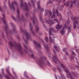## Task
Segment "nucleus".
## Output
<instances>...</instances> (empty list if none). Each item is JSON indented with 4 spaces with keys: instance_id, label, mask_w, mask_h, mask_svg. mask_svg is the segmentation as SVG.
I'll use <instances>...</instances> for the list:
<instances>
[{
    "instance_id": "4be33fe9",
    "label": "nucleus",
    "mask_w": 79,
    "mask_h": 79,
    "mask_svg": "<svg viewBox=\"0 0 79 79\" xmlns=\"http://www.w3.org/2000/svg\"><path fill=\"white\" fill-rule=\"evenodd\" d=\"M25 9L26 10V11H28V10H29V8H28L27 6L26 5V3H25Z\"/></svg>"
},
{
    "instance_id": "b1692460",
    "label": "nucleus",
    "mask_w": 79,
    "mask_h": 79,
    "mask_svg": "<svg viewBox=\"0 0 79 79\" xmlns=\"http://www.w3.org/2000/svg\"><path fill=\"white\" fill-rule=\"evenodd\" d=\"M49 16H48V20H46V24H50V21H49V20H50V18H49Z\"/></svg>"
},
{
    "instance_id": "f704fd0d",
    "label": "nucleus",
    "mask_w": 79,
    "mask_h": 79,
    "mask_svg": "<svg viewBox=\"0 0 79 79\" xmlns=\"http://www.w3.org/2000/svg\"><path fill=\"white\" fill-rule=\"evenodd\" d=\"M67 23L68 25H69V19H68L67 20Z\"/></svg>"
},
{
    "instance_id": "4d7b16f0",
    "label": "nucleus",
    "mask_w": 79,
    "mask_h": 79,
    "mask_svg": "<svg viewBox=\"0 0 79 79\" xmlns=\"http://www.w3.org/2000/svg\"><path fill=\"white\" fill-rule=\"evenodd\" d=\"M57 1L59 3H61V0H57Z\"/></svg>"
},
{
    "instance_id": "aec40b11",
    "label": "nucleus",
    "mask_w": 79,
    "mask_h": 79,
    "mask_svg": "<svg viewBox=\"0 0 79 79\" xmlns=\"http://www.w3.org/2000/svg\"><path fill=\"white\" fill-rule=\"evenodd\" d=\"M69 4H70L69 2H67L65 4H64L63 6H64L66 5V6H68L69 5Z\"/></svg>"
},
{
    "instance_id": "a18cd8bd",
    "label": "nucleus",
    "mask_w": 79,
    "mask_h": 79,
    "mask_svg": "<svg viewBox=\"0 0 79 79\" xmlns=\"http://www.w3.org/2000/svg\"><path fill=\"white\" fill-rule=\"evenodd\" d=\"M1 36L3 38H4V37H5V36L3 34V32L2 33V35H1Z\"/></svg>"
},
{
    "instance_id": "412c9836",
    "label": "nucleus",
    "mask_w": 79,
    "mask_h": 79,
    "mask_svg": "<svg viewBox=\"0 0 79 79\" xmlns=\"http://www.w3.org/2000/svg\"><path fill=\"white\" fill-rule=\"evenodd\" d=\"M46 13L45 14V16H46L47 15H50V12L49 11V10H46Z\"/></svg>"
},
{
    "instance_id": "864d4df0",
    "label": "nucleus",
    "mask_w": 79,
    "mask_h": 79,
    "mask_svg": "<svg viewBox=\"0 0 79 79\" xmlns=\"http://www.w3.org/2000/svg\"><path fill=\"white\" fill-rule=\"evenodd\" d=\"M53 69L55 71H56V68L55 67H53Z\"/></svg>"
},
{
    "instance_id": "4468645a",
    "label": "nucleus",
    "mask_w": 79,
    "mask_h": 79,
    "mask_svg": "<svg viewBox=\"0 0 79 79\" xmlns=\"http://www.w3.org/2000/svg\"><path fill=\"white\" fill-rule=\"evenodd\" d=\"M39 27L37 25V24L36 25V24L35 25V30L36 32H38L39 31Z\"/></svg>"
},
{
    "instance_id": "37998d69",
    "label": "nucleus",
    "mask_w": 79,
    "mask_h": 79,
    "mask_svg": "<svg viewBox=\"0 0 79 79\" xmlns=\"http://www.w3.org/2000/svg\"><path fill=\"white\" fill-rule=\"evenodd\" d=\"M76 25L75 23L74 24V26H73V28L74 29H76Z\"/></svg>"
},
{
    "instance_id": "f3484780",
    "label": "nucleus",
    "mask_w": 79,
    "mask_h": 79,
    "mask_svg": "<svg viewBox=\"0 0 79 79\" xmlns=\"http://www.w3.org/2000/svg\"><path fill=\"white\" fill-rule=\"evenodd\" d=\"M44 45V47H45V48H46L47 52H48V50H49V48H48V45H47V44H43Z\"/></svg>"
},
{
    "instance_id": "2eb2a0df",
    "label": "nucleus",
    "mask_w": 79,
    "mask_h": 79,
    "mask_svg": "<svg viewBox=\"0 0 79 79\" xmlns=\"http://www.w3.org/2000/svg\"><path fill=\"white\" fill-rule=\"evenodd\" d=\"M71 19L72 21H74L75 22H76V21H77V17H72Z\"/></svg>"
},
{
    "instance_id": "bb28decb",
    "label": "nucleus",
    "mask_w": 79,
    "mask_h": 79,
    "mask_svg": "<svg viewBox=\"0 0 79 79\" xmlns=\"http://www.w3.org/2000/svg\"><path fill=\"white\" fill-rule=\"evenodd\" d=\"M60 76L62 79H66V78H65L63 74H61Z\"/></svg>"
},
{
    "instance_id": "1a4fd4ad",
    "label": "nucleus",
    "mask_w": 79,
    "mask_h": 79,
    "mask_svg": "<svg viewBox=\"0 0 79 79\" xmlns=\"http://www.w3.org/2000/svg\"><path fill=\"white\" fill-rule=\"evenodd\" d=\"M72 55H71L70 59L71 60H74V58H75V60H77V59L76 57H74V56H76V54L74 53V52L72 51Z\"/></svg>"
},
{
    "instance_id": "6ab92c4d",
    "label": "nucleus",
    "mask_w": 79,
    "mask_h": 79,
    "mask_svg": "<svg viewBox=\"0 0 79 79\" xmlns=\"http://www.w3.org/2000/svg\"><path fill=\"white\" fill-rule=\"evenodd\" d=\"M17 13L18 14L17 16L18 18H20V16H19V9H17Z\"/></svg>"
},
{
    "instance_id": "bf43d9fd",
    "label": "nucleus",
    "mask_w": 79,
    "mask_h": 79,
    "mask_svg": "<svg viewBox=\"0 0 79 79\" xmlns=\"http://www.w3.org/2000/svg\"><path fill=\"white\" fill-rule=\"evenodd\" d=\"M2 73L3 74V75H4L5 73H4V72L3 71L4 69H2Z\"/></svg>"
},
{
    "instance_id": "e433bc0d",
    "label": "nucleus",
    "mask_w": 79,
    "mask_h": 79,
    "mask_svg": "<svg viewBox=\"0 0 79 79\" xmlns=\"http://www.w3.org/2000/svg\"><path fill=\"white\" fill-rule=\"evenodd\" d=\"M5 77L6 78V79H10V77H9L7 76L6 75H5Z\"/></svg>"
},
{
    "instance_id": "f8f14e48",
    "label": "nucleus",
    "mask_w": 79,
    "mask_h": 79,
    "mask_svg": "<svg viewBox=\"0 0 79 79\" xmlns=\"http://www.w3.org/2000/svg\"><path fill=\"white\" fill-rule=\"evenodd\" d=\"M34 17L33 19H33V23L34 24V25H35V22H37V19L36 18V17L35 16V15H33Z\"/></svg>"
},
{
    "instance_id": "de8ad7c7",
    "label": "nucleus",
    "mask_w": 79,
    "mask_h": 79,
    "mask_svg": "<svg viewBox=\"0 0 79 79\" xmlns=\"http://www.w3.org/2000/svg\"><path fill=\"white\" fill-rule=\"evenodd\" d=\"M22 20H23V21H24V19H24V16H23V15H22Z\"/></svg>"
},
{
    "instance_id": "5701e85b",
    "label": "nucleus",
    "mask_w": 79,
    "mask_h": 79,
    "mask_svg": "<svg viewBox=\"0 0 79 79\" xmlns=\"http://www.w3.org/2000/svg\"><path fill=\"white\" fill-rule=\"evenodd\" d=\"M30 56L33 59H35V56H34L33 53H32L30 55Z\"/></svg>"
},
{
    "instance_id": "dca6fc26",
    "label": "nucleus",
    "mask_w": 79,
    "mask_h": 79,
    "mask_svg": "<svg viewBox=\"0 0 79 79\" xmlns=\"http://www.w3.org/2000/svg\"><path fill=\"white\" fill-rule=\"evenodd\" d=\"M71 73L75 77H77V73L75 72H72Z\"/></svg>"
},
{
    "instance_id": "0e129e2a",
    "label": "nucleus",
    "mask_w": 79,
    "mask_h": 79,
    "mask_svg": "<svg viewBox=\"0 0 79 79\" xmlns=\"http://www.w3.org/2000/svg\"><path fill=\"white\" fill-rule=\"evenodd\" d=\"M76 68H78V69H79V66H76Z\"/></svg>"
},
{
    "instance_id": "cd10ccee",
    "label": "nucleus",
    "mask_w": 79,
    "mask_h": 79,
    "mask_svg": "<svg viewBox=\"0 0 79 79\" xmlns=\"http://www.w3.org/2000/svg\"><path fill=\"white\" fill-rule=\"evenodd\" d=\"M69 68H70V69H72V70H74L75 69V68H74L73 67H71V65H69Z\"/></svg>"
},
{
    "instance_id": "338daca9",
    "label": "nucleus",
    "mask_w": 79,
    "mask_h": 79,
    "mask_svg": "<svg viewBox=\"0 0 79 79\" xmlns=\"http://www.w3.org/2000/svg\"><path fill=\"white\" fill-rule=\"evenodd\" d=\"M17 38L18 39H19V36H18L17 37Z\"/></svg>"
},
{
    "instance_id": "5fc2aeb1",
    "label": "nucleus",
    "mask_w": 79,
    "mask_h": 79,
    "mask_svg": "<svg viewBox=\"0 0 79 79\" xmlns=\"http://www.w3.org/2000/svg\"><path fill=\"white\" fill-rule=\"evenodd\" d=\"M50 16L52 15V11H50Z\"/></svg>"
},
{
    "instance_id": "6e6d98bb",
    "label": "nucleus",
    "mask_w": 79,
    "mask_h": 79,
    "mask_svg": "<svg viewBox=\"0 0 79 79\" xmlns=\"http://www.w3.org/2000/svg\"><path fill=\"white\" fill-rule=\"evenodd\" d=\"M12 18L15 21H16V19H15V17H14V16H12Z\"/></svg>"
},
{
    "instance_id": "423d86ee",
    "label": "nucleus",
    "mask_w": 79,
    "mask_h": 79,
    "mask_svg": "<svg viewBox=\"0 0 79 79\" xmlns=\"http://www.w3.org/2000/svg\"><path fill=\"white\" fill-rule=\"evenodd\" d=\"M43 61V63L44 64H46L45 63V61H44V60L42 57H41L40 59H39L38 60H37V63H39V64L41 68H42V67L43 66V63L42 62Z\"/></svg>"
},
{
    "instance_id": "2f4dec72",
    "label": "nucleus",
    "mask_w": 79,
    "mask_h": 79,
    "mask_svg": "<svg viewBox=\"0 0 79 79\" xmlns=\"http://www.w3.org/2000/svg\"><path fill=\"white\" fill-rule=\"evenodd\" d=\"M40 21H41L42 23H45V21H42V17L40 16Z\"/></svg>"
},
{
    "instance_id": "79ce46f5",
    "label": "nucleus",
    "mask_w": 79,
    "mask_h": 79,
    "mask_svg": "<svg viewBox=\"0 0 79 79\" xmlns=\"http://www.w3.org/2000/svg\"><path fill=\"white\" fill-rule=\"evenodd\" d=\"M50 43L52 44V38L50 37Z\"/></svg>"
},
{
    "instance_id": "393cba45",
    "label": "nucleus",
    "mask_w": 79,
    "mask_h": 79,
    "mask_svg": "<svg viewBox=\"0 0 79 79\" xmlns=\"http://www.w3.org/2000/svg\"><path fill=\"white\" fill-rule=\"evenodd\" d=\"M20 2L21 3V6L22 7H24V5H23V0H21Z\"/></svg>"
},
{
    "instance_id": "473e14b6",
    "label": "nucleus",
    "mask_w": 79,
    "mask_h": 79,
    "mask_svg": "<svg viewBox=\"0 0 79 79\" xmlns=\"http://www.w3.org/2000/svg\"><path fill=\"white\" fill-rule=\"evenodd\" d=\"M65 33V31H64V30H62L61 31V34H64Z\"/></svg>"
},
{
    "instance_id": "ddd939ff",
    "label": "nucleus",
    "mask_w": 79,
    "mask_h": 79,
    "mask_svg": "<svg viewBox=\"0 0 79 79\" xmlns=\"http://www.w3.org/2000/svg\"><path fill=\"white\" fill-rule=\"evenodd\" d=\"M54 32H55V30L53 29V28L51 27L50 29V35H53L52 33Z\"/></svg>"
},
{
    "instance_id": "e2e57ef3",
    "label": "nucleus",
    "mask_w": 79,
    "mask_h": 79,
    "mask_svg": "<svg viewBox=\"0 0 79 79\" xmlns=\"http://www.w3.org/2000/svg\"><path fill=\"white\" fill-rule=\"evenodd\" d=\"M65 27H62V30H63V31H64V29Z\"/></svg>"
},
{
    "instance_id": "0eeeda50",
    "label": "nucleus",
    "mask_w": 79,
    "mask_h": 79,
    "mask_svg": "<svg viewBox=\"0 0 79 79\" xmlns=\"http://www.w3.org/2000/svg\"><path fill=\"white\" fill-rule=\"evenodd\" d=\"M33 43H34L35 45V46L36 48H42L41 47V45L39 44V43L35 41H33Z\"/></svg>"
},
{
    "instance_id": "58836bf2",
    "label": "nucleus",
    "mask_w": 79,
    "mask_h": 79,
    "mask_svg": "<svg viewBox=\"0 0 79 79\" xmlns=\"http://www.w3.org/2000/svg\"><path fill=\"white\" fill-rule=\"evenodd\" d=\"M31 2L32 3V5L33 6H34V2H33V0H31Z\"/></svg>"
},
{
    "instance_id": "f03ea898",
    "label": "nucleus",
    "mask_w": 79,
    "mask_h": 79,
    "mask_svg": "<svg viewBox=\"0 0 79 79\" xmlns=\"http://www.w3.org/2000/svg\"><path fill=\"white\" fill-rule=\"evenodd\" d=\"M2 15L3 17V18L2 19V21L4 24V28L6 31V34L8 36V34H10V33L11 34H14V33H16V32H17V30H16V28H15V26L12 23L10 24H11V26L12 27V31H13V32L12 31H9V32H8V30L9 28L8 27V25H7V23H6V21H5V14H2Z\"/></svg>"
},
{
    "instance_id": "f257e3e1",
    "label": "nucleus",
    "mask_w": 79,
    "mask_h": 79,
    "mask_svg": "<svg viewBox=\"0 0 79 79\" xmlns=\"http://www.w3.org/2000/svg\"><path fill=\"white\" fill-rule=\"evenodd\" d=\"M10 39L12 40V41L9 43L10 44V47H15L17 48L20 55H24V51L25 53L29 54L27 51L26 50L23 49L22 48L21 45L20 44L16 43V42L14 41L12 37Z\"/></svg>"
},
{
    "instance_id": "20e7f679",
    "label": "nucleus",
    "mask_w": 79,
    "mask_h": 79,
    "mask_svg": "<svg viewBox=\"0 0 79 79\" xmlns=\"http://www.w3.org/2000/svg\"><path fill=\"white\" fill-rule=\"evenodd\" d=\"M53 51L54 53V56L53 57V62H54L55 64H59L60 63V61H59V60L58 59V57H57V56H56V51L53 50Z\"/></svg>"
},
{
    "instance_id": "c9c22d12",
    "label": "nucleus",
    "mask_w": 79,
    "mask_h": 79,
    "mask_svg": "<svg viewBox=\"0 0 79 79\" xmlns=\"http://www.w3.org/2000/svg\"><path fill=\"white\" fill-rule=\"evenodd\" d=\"M50 24H51L52 25H53V24H54L53 22V20H52L51 21H50Z\"/></svg>"
},
{
    "instance_id": "774afa93",
    "label": "nucleus",
    "mask_w": 79,
    "mask_h": 79,
    "mask_svg": "<svg viewBox=\"0 0 79 79\" xmlns=\"http://www.w3.org/2000/svg\"><path fill=\"white\" fill-rule=\"evenodd\" d=\"M59 10H60V11H61V10H62V9L60 7L59 8Z\"/></svg>"
},
{
    "instance_id": "ea45409f",
    "label": "nucleus",
    "mask_w": 79,
    "mask_h": 79,
    "mask_svg": "<svg viewBox=\"0 0 79 79\" xmlns=\"http://www.w3.org/2000/svg\"><path fill=\"white\" fill-rule=\"evenodd\" d=\"M52 18H55V13H53Z\"/></svg>"
},
{
    "instance_id": "680f3d73",
    "label": "nucleus",
    "mask_w": 79,
    "mask_h": 79,
    "mask_svg": "<svg viewBox=\"0 0 79 79\" xmlns=\"http://www.w3.org/2000/svg\"><path fill=\"white\" fill-rule=\"evenodd\" d=\"M29 6H30V7H31V4H30V2H29Z\"/></svg>"
},
{
    "instance_id": "7ed1b4c3",
    "label": "nucleus",
    "mask_w": 79,
    "mask_h": 79,
    "mask_svg": "<svg viewBox=\"0 0 79 79\" xmlns=\"http://www.w3.org/2000/svg\"><path fill=\"white\" fill-rule=\"evenodd\" d=\"M20 32H23L24 34H25V36L27 37V38H26V37L24 36V37H23V40H24L26 44H24V47H25V48L26 50L29 51V49L27 47V46L26 45H27L28 40L31 39V36L30 35H29V33L27 31H24V30H23V28H22V27H21L20 28Z\"/></svg>"
},
{
    "instance_id": "3c124183",
    "label": "nucleus",
    "mask_w": 79,
    "mask_h": 79,
    "mask_svg": "<svg viewBox=\"0 0 79 79\" xmlns=\"http://www.w3.org/2000/svg\"><path fill=\"white\" fill-rule=\"evenodd\" d=\"M54 47H55L56 50V51H57L58 52V49H57V47L55 46H54Z\"/></svg>"
},
{
    "instance_id": "603ef678",
    "label": "nucleus",
    "mask_w": 79,
    "mask_h": 79,
    "mask_svg": "<svg viewBox=\"0 0 79 79\" xmlns=\"http://www.w3.org/2000/svg\"><path fill=\"white\" fill-rule=\"evenodd\" d=\"M64 60H66V56H64Z\"/></svg>"
},
{
    "instance_id": "13d9d810",
    "label": "nucleus",
    "mask_w": 79,
    "mask_h": 79,
    "mask_svg": "<svg viewBox=\"0 0 79 79\" xmlns=\"http://www.w3.org/2000/svg\"><path fill=\"white\" fill-rule=\"evenodd\" d=\"M56 15H57V16H60V15L61 14L58 13Z\"/></svg>"
},
{
    "instance_id": "4c0bfd02",
    "label": "nucleus",
    "mask_w": 79,
    "mask_h": 79,
    "mask_svg": "<svg viewBox=\"0 0 79 79\" xmlns=\"http://www.w3.org/2000/svg\"><path fill=\"white\" fill-rule=\"evenodd\" d=\"M45 40H46V42H48V37H46L44 39Z\"/></svg>"
},
{
    "instance_id": "c756f323",
    "label": "nucleus",
    "mask_w": 79,
    "mask_h": 79,
    "mask_svg": "<svg viewBox=\"0 0 79 79\" xmlns=\"http://www.w3.org/2000/svg\"><path fill=\"white\" fill-rule=\"evenodd\" d=\"M68 29V31L69 32V31H71V27H70V26H69L67 28V29Z\"/></svg>"
},
{
    "instance_id": "052dcab7",
    "label": "nucleus",
    "mask_w": 79,
    "mask_h": 79,
    "mask_svg": "<svg viewBox=\"0 0 79 79\" xmlns=\"http://www.w3.org/2000/svg\"><path fill=\"white\" fill-rule=\"evenodd\" d=\"M0 11H3V10H2V7H1V6H0Z\"/></svg>"
},
{
    "instance_id": "69168bd1",
    "label": "nucleus",
    "mask_w": 79,
    "mask_h": 79,
    "mask_svg": "<svg viewBox=\"0 0 79 79\" xmlns=\"http://www.w3.org/2000/svg\"><path fill=\"white\" fill-rule=\"evenodd\" d=\"M38 53H40L41 52V51H39V50H38Z\"/></svg>"
},
{
    "instance_id": "6e6552de",
    "label": "nucleus",
    "mask_w": 79,
    "mask_h": 79,
    "mask_svg": "<svg viewBox=\"0 0 79 79\" xmlns=\"http://www.w3.org/2000/svg\"><path fill=\"white\" fill-rule=\"evenodd\" d=\"M40 1H38L37 2V6H38V10H40L41 13L44 12V9L41 8V7L40 6Z\"/></svg>"
},
{
    "instance_id": "a878e982",
    "label": "nucleus",
    "mask_w": 79,
    "mask_h": 79,
    "mask_svg": "<svg viewBox=\"0 0 79 79\" xmlns=\"http://www.w3.org/2000/svg\"><path fill=\"white\" fill-rule=\"evenodd\" d=\"M43 58H44V60H46V62H47L48 64H49V62L48 61V60H47V58H46V57L44 56L43 57Z\"/></svg>"
},
{
    "instance_id": "a211bd4d",
    "label": "nucleus",
    "mask_w": 79,
    "mask_h": 79,
    "mask_svg": "<svg viewBox=\"0 0 79 79\" xmlns=\"http://www.w3.org/2000/svg\"><path fill=\"white\" fill-rule=\"evenodd\" d=\"M63 52H65L66 55H68V53L67 52V48H65V49H63Z\"/></svg>"
},
{
    "instance_id": "a19ab883",
    "label": "nucleus",
    "mask_w": 79,
    "mask_h": 79,
    "mask_svg": "<svg viewBox=\"0 0 79 79\" xmlns=\"http://www.w3.org/2000/svg\"><path fill=\"white\" fill-rule=\"evenodd\" d=\"M70 7H73V4L72 2H71L70 4Z\"/></svg>"
},
{
    "instance_id": "9b49d317",
    "label": "nucleus",
    "mask_w": 79,
    "mask_h": 79,
    "mask_svg": "<svg viewBox=\"0 0 79 79\" xmlns=\"http://www.w3.org/2000/svg\"><path fill=\"white\" fill-rule=\"evenodd\" d=\"M29 25L31 32H32V33L34 35H35V33L34 32V31H33V30L32 29V28H33V27L31 26V23H30Z\"/></svg>"
},
{
    "instance_id": "72a5a7b5",
    "label": "nucleus",
    "mask_w": 79,
    "mask_h": 79,
    "mask_svg": "<svg viewBox=\"0 0 79 79\" xmlns=\"http://www.w3.org/2000/svg\"><path fill=\"white\" fill-rule=\"evenodd\" d=\"M57 69L58 70V71H60V72H61L62 71V70H61V68H60V67H57Z\"/></svg>"
},
{
    "instance_id": "c03bdc74",
    "label": "nucleus",
    "mask_w": 79,
    "mask_h": 79,
    "mask_svg": "<svg viewBox=\"0 0 79 79\" xmlns=\"http://www.w3.org/2000/svg\"><path fill=\"white\" fill-rule=\"evenodd\" d=\"M54 20L56 23H58V19H55Z\"/></svg>"
},
{
    "instance_id": "49530a36",
    "label": "nucleus",
    "mask_w": 79,
    "mask_h": 79,
    "mask_svg": "<svg viewBox=\"0 0 79 79\" xmlns=\"http://www.w3.org/2000/svg\"><path fill=\"white\" fill-rule=\"evenodd\" d=\"M60 20L62 19V15H60Z\"/></svg>"
},
{
    "instance_id": "c85d7f7f",
    "label": "nucleus",
    "mask_w": 79,
    "mask_h": 79,
    "mask_svg": "<svg viewBox=\"0 0 79 79\" xmlns=\"http://www.w3.org/2000/svg\"><path fill=\"white\" fill-rule=\"evenodd\" d=\"M71 2L73 4H75V3H76V0H74L73 1H71Z\"/></svg>"
},
{
    "instance_id": "7c9ffc66",
    "label": "nucleus",
    "mask_w": 79,
    "mask_h": 79,
    "mask_svg": "<svg viewBox=\"0 0 79 79\" xmlns=\"http://www.w3.org/2000/svg\"><path fill=\"white\" fill-rule=\"evenodd\" d=\"M6 71L7 72V73L8 74L10 75V72H9V69H8V68L6 69Z\"/></svg>"
},
{
    "instance_id": "39448f33",
    "label": "nucleus",
    "mask_w": 79,
    "mask_h": 79,
    "mask_svg": "<svg viewBox=\"0 0 79 79\" xmlns=\"http://www.w3.org/2000/svg\"><path fill=\"white\" fill-rule=\"evenodd\" d=\"M10 0H9V5L10 8L11 9V10H13L15 11V6H14L13 5H14L15 4L17 5H18V3H17V2L16 1H14V2H12L11 5H10Z\"/></svg>"
},
{
    "instance_id": "8fccbe9b",
    "label": "nucleus",
    "mask_w": 79,
    "mask_h": 79,
    "mask_svg": "<svg viewBox=\"0 0 79 79\" xmlns=\"http://www.w3.org/2000/svg\"><path fill=\"white\" fill-rule=\"evenodd\" d=\"M25 16L27 17V16H29V14L28 13H27V14H26Z\"/></svg>"
},
{
    "instance_id": "09e8293b",
    "label": "nucleus",
    "mask_w": 79,
    "mask_h": 79,
    "mask_svg": "<svg viewBox=\"0 0 79 79\" xmlns=\"http://www.w3.org/2000/svg\"><path fill=\"white\" fill-rule=\"evenodd\" d=\"M58 10L57 9L56 11V14H58Z\"/></svg>"
},
{
    "instance_id": "9d476101",
    "label": "nucleus",
    "mask_w": 79,
    "mask_h": 79,
    "mask_svg": "<svg viewBox=\"0 0 79 79\" xmlns=\"http://www.w3.org/2000/svg\"><path fill=\"white\" fill-rule=\"evenodd\" d=\"M62 27V26H60V23H58V24L56 25V29H58V31H60V29Z\"/></svg>"
}]
</instances>
